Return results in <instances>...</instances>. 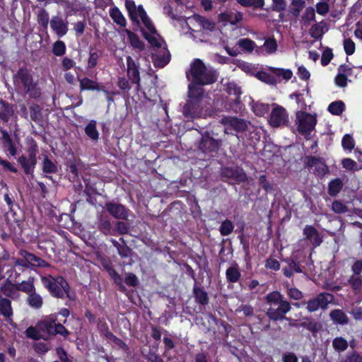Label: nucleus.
I'll use <instances>...</instances> for the list:
<instances>
[{"instance_id": "nucleus-54", "label": "nucleus", "mask_w": 362, "mask_h": 362, "mask_svg": "<svg viewBox=\"0 0 362 362\" xmlns=\"http://www.w3.org/2000/svg\"><path fill=\"white\" fill-rule=\"evenodd\" d=\"M297 74L302 80H308L310 77V71L303 65L298 66Z\"/></svg>"}, {"instance_id": "nucleus-7", "label": "nucleus", "mask_w": 362, "mask_h": 362, "mask_svg": "<svg viewBox=\"0 0 362 362\" xmlns=\"http://www.w3.org/2000/svg\"><path fill=\"white\" fill-rule=\"evenodd\" d=\"M56 318L54 317H49L45 319L42 322L37 325V328L42 332V334H61L66 335L68 332L60 324L55 322Z\"/></svg>"}, {"instance_id": "nucleus-36", "label": "nucleus", "mask_w": 362, "mask_h": 362, "mask_svg": "<svg viewBox=\"0 0 362 362\" xmlns=\"http://www.w3.org/2000/svg\"><path fill=\"white\" fill-rule=\"evenodd\" d=\"M333 347L337 351H344L348 347V342L342 337H337L333 340Z\"/></svg>"}, {"instance_id": "nucleus-32", "label": "nucleus", "mask_w": 362, "mask_h": 362, "mask_svg": "<svg viewBox=\"0 0 362 362\" xmlns=\"http://www.w3.org/2000/svg\"><path fill=\"white\" fill-rule=\"evenodd\" d=\"M349 283L356 293L362 291V279L359 276L353 275L349 280Z\"/></svg>"}, {"instance_id": "nucleus-33", "label": "nucleus", "mask_w": 362, "mask_h": 362, "mask_svg": "<svg viewBox=\"0 0 362 362\" xmlns=\"http://www.w3.org/2000/svg\"><path fill=\"white\" fill-rule=\"evenodd\" d=\"M267 303L272 305H276L281 303V301H285L282 295L278 291H274L272 293H269L266 297Z\"/></svg>"}, {"instance_id": "nucleus-17", "label": "nucleus", "mask_w": 362, "mask_h": 362, "mask_svg": "<svg viewBox=\"0 0 362 362\" xmlns=\"http://www.w3.org/2000/svg\"><path fill=\"white\" fill-rule=\"evenodd\" d=\"M303 234L315 246H318L322 242V239L320 237L317 230L313 226H306L304 228Z\"/></svg>"}, {"instance_id": "nucleus-4", "label": "nucleus", "mask_w": 362, "mask_h": 362, "mask_svg": "<svg viewBox=\"0 0 362 362\" xmlns=\"http://www.w3.org/2000/svg\"><path fill=\"white\" fill-rule=\"evenodd\" d=\"M13 82L16 87L23 89L30 97L39 96L40 92L36 88L35 83L27 69H21L13 76Z\"/></svg>"}, {"instance_id": "nucleus-23", "label": "nucleus", "mask_w": 362, "mask_h": 362, "mask_svg": "<svg viewBox=\"0 0 362 362\" xmlns=\"http://www.w3.org/2000/svg\"><path fill=\"white\" fill-rule=\"evenodd\" d=\"M122 35L123 36L127 35L129 38V40L131 43V45L137 49H143L144 48V44L143 42L139 40L138 36L131 32L130 30L127 29H124L122 31Z\"/></svg>"}, {"instance_id": "nucleus-12", "label": "nucleus", "mask_w": 362, "mask_h": 362, "mask_svg": "<svg viewBox=\"0 0 362 362\" xmlns=\"http://www.w3.org/2000/svg\"><path fill=\"white\" fill-rule=\"evenodd\" d=\"M288 120V115L285 109L282 107H276L273 109L269 123L272 127H277L285 124Z\"/></svg>"}, {"instance_id": "nucleus-9", "label": "nucleus", "mask_w": 362, "mask_h": 362, "mask_svg": "<svg viewBox=\"0 0 362 362\" xmlns=\"http://www.w3.org/2000/svg\"><path fill=\"white\" fill-rule=\"evenodd\" d=\"M160 40L162 41V45H156V41L154 40L153 43H150L152 47L154 48H159L160 49L161 55H158L157 54H152V59L156 66L162 68L165 66L169 62V55L168 52L166 48V45L163 40L160 37Z\"/></svg>"}, {"instance_id": "nucleus-49", "label": "nucleus", "mask_w": 362, "mask_h": 362, "mask_svg": "<svg viewBox=\"0 0 362 362\" xmlns=\"http://www.w3.org/2000/svg\"><path fill=\"white\" fill-rule=\"evenodd\" d=\"M233 225L230 221H225L221 223L220 233L222 235H229L233 230Z\"/></svg>"}, {"instance_id": "nucleus-15", "label": "nucleus", "mask_w": 362, "mask_h": 362, "mask_svg": "<svg viewBox=\"0 0 362 362\" xmlns=\"http://www.w3.org/2000/svg\"><path fill=\"white\" fill-rule=\"evenodd\" d=\"M127 74L132 83H136L139 86L140 76L139 66L131 57L127 58Z\"/></svg>"}, {"instance_id": "nucleus-21", "label": "nucleus", "mask_w": 362, "mask_h": 362, "mask_svg": "<svg viewBox=\"0 0 362 362\" xmlns=\"http://www.w3.org/2000/svg\"><path fill=\"white\" fill-rule=\"evenodd\" d=\"M309 165L310 167L314 168V170L320 175H324L328 171V168L325 162L320 158H311L309 160Z\"/></svg>"}, {"instance_id": "nucleus-31", "label": "nucleus", "mask_w": 362, "mask_h": 362, "mask_svg": "<svg viewBox=\"0 0 362 362\" xmlns=\"http://www.w3.org/2000/svg\"><path fill=\"white\" fill-rule=\"evenodd\" d=\"M226 90L229 95H234L235 98L232 99L235 102H238L240 94L242 93L240 88L234 82H229L226 86Z\"/></svg>"}, {"instance_id": "nucleus-18", "label": "nucleus", "mask_w": 362, "mask_h": 362, "mask_svg": "<svg viewBox=\"0 0 362 362\" xmlns=\"http://www.w3.org/2000/svg\"><path fill=\"white\" fill-rule=\"evenodd\" d=\"M20 254L21 257L24 259L26 267L29 266L42 267L45 264V262L43 260L31 253L22 250Z\"/></svg>"}, {"instance_id": "nucleus-48", "label": "nucleus", "mask_w": 362, "mask_h": 362, "mask_svg": "<svg viewBox=\"0 0 362 362\" xmlns=\"http://www.w3.org/2000/svg\"><path fill=\"white\" fill-rule=\"evenodd\" d=\"M342 147L345 150L351 151L355 146L353 138L349 134H346L341 141Z\"/></svg>"}, {"instance_id": "nucleus-20", "label": "nucleus", "mask_w": 362, "mask_h": 362, "mask_svg": "<svg viewBox=\"0 0 362 362\" xmlns=\"http://www.w3.org/2000/svg\"><path fill=\"white\" fill-rule=\"evenodd\" d=\"M18 162L24 169L25 173L26 174H30L33 172L36 165L37 160L34 159L33 154H31L30 156H28V158H26L24 156H21L18 158Z\"/></svg>"}, {"instance_id": "nucleus-51", "label": "nucleus", "mask_w": 362, "mask_h": 362, "mask_svg": "<svg viewBox=\"0 0 362 362\" xmlns=\"http://www.w3.org/2000/svg\"><path fill=\"white\" fill-rule=\"evenodd\" d=\"M37 21L40 24L44 27H47L49 23V15L45 10L39 11L37 15Z\"/></svg>"}, {"instance_id": "nucleus-26", "label": "nucleus", "mask_w": 362, "mask_h": 362, "mask_svg": "<svg viewBox=\"0 0 362 362\" xmlns=\"http://www.w3.org/2000/svg\"><path fill=\"white\" fill-rule=\"evenodd\" d=\"M331 319L337 324L344 325L348 322L346 315L341 310H334L330 313Z\"/></svg>"}, {"instance_id": "nucleus-16", "label": "nucleus", "mask_w": 362, "mask_h": 362, "mask_svg": "<svg viewBox=\"0 0 362 362\" xmlns=\"http://www.w3.org/2000/svg\"><path fill=\"white\" fill-rule=\"evenodd\" d=\"M2 141L4 148L9 152L11 156H15L18 151V139L13 141L6 132H2Z\"/></svg>"}, {"instance_id": "nucleus-39", "label": "nucleus", "mask_w": 362, "mask_h": 362, "mask_svg": "<svg viewBox=\"0 0 362 362\" xmlns=\"http://www.w3.org/2000/svg\"><path fill=\"white\" fill-rule=\"evenodd\" d=\"M28 300L29 305L34 308H39L42 305V299L41 296L35 293L30 294Z\"/></svg>"}, {"instance_id": "nucleus-13", "label": "nucleus", "mask_w": 362, "mask_h": 362, "mask_svg": "<svg viewBox=\"0 0 362 362\" xmlns=\"http://www.w3.org/2000/svg\"><path fill=\"white\" fill-rule=\"evenodd\" d=\"M50 27L59 37H63L68 32V23L59 16H53L50 21Z\"/></svg>"}, {"instance_id": "nucleus-52", "label": "nucleus", "mask_w": 362, "mask_h": 362, "mask_svg": "<svg viewBox=\"0 0 362 362\" xmlns=\"http://www.w3.org/2000/svg\"><path fill=\"white\" fill-rule=\"evenodd\" d=\"M18 291H22L25 293H31L34 290V285L31 281H23L18 286Z\"/></svg>"}, {"instance_id": "nucleus-64", "label": "nucleus", "mask_w": 362, "mask_h": 362, "mask_svg": "<svg viewBox=\"0 0 362 362\" xmlns=\"http://www.w3.org/2000/svg\"><path fill=\"white\" fill-rule=\"evenodd\" d=\"M125 282L129 286H135L138 283V279L134 274H129L126 277Z\"/></svg>"}, {"instance_id": "nucleus-11", "label": "nucleus", "mask_w": 362, "mask_h": 362, "mask_svg": "<svg viewBox=\"0 0 362 362\" xmlns=\"http://www.w3.org/2000/svg\"><path fill=\"white\" fill-rule=\"evenodd\" d=\"M291 309V305L288 302L281 301V303L278 304L276 308L271 306L267 310L268 317L273 320H282L284 318V315Z\"/></svg>"}, {"instance_id": "nucleus-45", "label": "nucleus", "mask_w": 362, "mask_h": 362, "mask_svg": "<svg viewBox=\"0 0 362 362\" xmlns=\"http://www.w3.org/2000/svg\"><path fill=\"white\" fill-rule=\"evenodd\" d=\"M256 76L262 81L268 83V84H274L276 82L275 78L274 76L270 75L269 74L265 71L258 72Z\"/></svg>"}, {"instance_id": "nucleus-35", "label": "nucleus", "mask_w": 362, "mask_h": 362, "mask_svg": "<svg viewBox=\"0 0 362 362\" xmlns=\"http://www.w3.org/2000/svg\"><path fill=\"white\" fill-rule=\"evenodd\" d=\"M42 170L46 173H54L57 172V167L54 162L45 157L42 162Z\"/></svg>"}, {"instance_id": "nucleus-28", "label": "nucleus", "mask_w": 362, "mask_h": 362, "mask_svg": "<svg viewBox=\"0 0 362 362\" xmlns=\"http://www.w3.org/2000/svg\"><path fill=\"white\" fill-rule=\"evenodd\" d=\"M86 134L91 139L97 141L99 138V132L96 128V122L95 121H90L85 129Z\"/></svg>"}, {"instance_id": "nucleus-27", "label": "nucleus", "mask_w": 362, "mask_h": 362, "mask_svg": "<svg viewBox=\"0 0 362 362\" xmlns=\"http://www.w3.org/2000/svg\"><path fill=\"white\" fill-rule=\"evenodd\" d=\"M0 312L6 317H10L13 315L11 301L6 298L0 300Z\"/></svg>"}, {"instance_id": "nucleus-19", "label": "nucleus", "mask_w": 362, "mask_h": 362, "mask_svg": "<svg viewBox=\"0 0 362 362\" xmlns=\"http://www.w3.org/2000/svg\"><path fill=\"white\" fill-rule=\"evenodd\" d=\"M106 208L110 214L115 218H125L127 216V212L122 205L108 203L106 204Z\"/></svg>"}, {"instance_id": "nucleus-30", "label": "nucleus", "mask_w": 362, "mask_h": 362, "mask_svg": "<svg viewBox=\"0 0 362 362\" xmlns=\"http://www.w3.org/2000/svg\"><path fill=\"white\" fill-rule=\"evenodd\" d=\"M0 103L2 104L3 107V110L0 111V118L4 121L7 122L13 115V107L2 100H1Z\"/></svg>"}, {"instance_id": "nucleus-42", "label": "nucleus", "mask_w": 362, "mask_h": 362, "mask_svg": "<svg viewBox=\"0 0 362 362\" xmlns=\"http://www.w3.org/2000/svg\"><path fill=\"white\" fill-rule=\"evenodd\" d=\"M238 45L240 47L245 51H252L255 47V43L252 40L247 38L240 39L238 42Z\"/></svg>"}, {"instance_id": "nucleus-25", "label": "nucleus", "mask_w": 362, "mask_h": 362, "mask_svg": "<svg viewBox=\"0 0 362 362\" xmlns=\"http://www.w3.org/2000/svg\"><path fill=\"white\" fill-rule=\"evenodd\" d=\"M220 18L226 22L230 23V24H235L238 22H240L242 20L243 15L240 12H235V13H221L220 15Z\"/></svg>"}, {"instance_id": "nucleus-1", "label": "nucleus", "mask_w": 362, "mask_h": 362, "mask_svg": "<svg viewBox=\"0 0 362 362\" xmlns=\"http://www.w3.org/2000/svg\"><path fill=\"white\" fill-rule=\"evenodd\" d=\"M187 76L192 82L188 86L189 100L184 107V115L190 119L210 115V113L202 114L199 111L198 102L202 95L203 89L199 85H207L215 82L217 79L216 71L207 67L202 60L196 59L192 62Z\"/></svg>"}, {"instance_id": "nucleus-44", "label": "nucleus", "mask_w": 362, "mask_h": 362, "mask_svg": "<svg viewBox=\"0 0 362 362\" xmlns=\"http://www.w3.org/2000/svg\"><path fill=\"white\" fill-rule=\"evenodd\" d=\"M194 295L196 300L201 304H206L208 303L207 294L202 289L194 288Z\"/></svg>"}, {"instance_id": "nucleus-2", "label": "nucleus", "mask_w": 362, "mask_h": 362, "mask_svg": "<svg viewBox=\"0 0 362 362\" xmlns=\"http://www.w3.org/2000/svg\"><path fill=\"white\" fill-rule=\"evenodd\" d=\"M125 6L128 11L130 18L135 23H139L142 22L145 28L142 29L144 37L149 43H153L160 46L162 41L160 40V35L157 33L152 22L147 16L143 8L139 6H136L135 3L132 0H127Z\"/></svg>"}, {"instance_id": "nucleus-58", "label": "nucleus", "mask_w": 362, "mask_h": 362, "mask_svg": "<svg viewBox=\"0 0 362 362\" xmlns=\"http://www.w3.org/2000/svg\"><path fill=\"white\" fill-rule=\"evenodd\" d=\"M333 54L330 49H326L323 52L321 59V63L323 66L327 65L332 59Z\"/></svg>"}, {"instance_id": "nucleus-47", "label": "nucleus", "mask_w": 362, "mask_h": 362, "mask_svg": "<svg viewBox=\"0 0 362 362\" xmlns=\"http://www.w3.org/2000/svg\"><path fill=\"white\" fill-rule=\"evenodd\" d=\"M291 4L293 7L292 13L294 16L298 17L305 6V1L303 0H293Z\"/></svg>"}, {"instance_id": "nucleus-40", "label": "nucleus", "mask_w": 362, "mask_h": 362, "mask_svg": "<svg viewBox=\"0 0 362 362\" xmlns=\"http://www.w3.org/2000/svg\"><path fill=\"white\" fill-rule=\"evenodd\" d=\"M26 336L28 338L37 340L40 338H43L44 335L42 332L37 327H30L25 331Z\"/></svg>"}, {"instance_id": "nucleus-14", "label": "nucleus", "mask_w": 362, "mask_h": 362, "mask_svg": "<svg viewBox=\"0 0 362 362\" xmlns=\"http://www.w3.org/2000/svg\"><path fill=\"white\" fill-rule=\"evenodd\" d=\"M220 146V141L214 139L209 134H206L203 136L199 147L203 152L206 153L218 150Z\"/></svg>"}, {"instance_id": "nucleus-38", "label": "nucleus", "mask_w": 362, "mask_h": 362, "mask_svg": "<svg viewBox=\"0 0 362 362\" xmlns=\"http://www.w3.org/2000/svg\"><path fill=\"white\" fill-rule=\"evenodd\" d=\"M240 274L236 267H230L226 270V276L230 282H236L240 278Z\"/></svg>"}, {"instance_id": "nucleus-22", "label": "nucleus", "mask_w": 362, "mask_h": 362, "mask_svg": "<svg viewBox=\"0 0 362 362\" xmlns=\"http://www.w3.org/2000/svg\"><path fill=\"white\" fill-rule=\"evenodd\" d=\"M277 47L276 41L274 38L269 37L265 40L264 45L259 48V52L267 54H274L276 51Z\"/></svg>"}, {"instance_id": "nucleus-5", "label": "nucleus", "mask_w": 362, "mask_h": 362, "mask_svg": "<svg viewBox=\"0 0 362 362\" xmlns=\"http://www.w3.org/2000/svg\"><path fill=\"white\" fill-rule=\"evenodd\" d=\"M317 124L315 114H310L304 111H298L296 114L295 124L297 131L305 136L310 135L315 130Z\"/></svg>"}, {"instance_id": "nucleus-63", "label": "nucleus", "mask_w": 362, "mask_h": 362, "mask_svg": "<svg viewBox=\"0 0 362 362\" xmlns=\"http://www.w3.org/2000/svg\"><path fill=\"white\" fill-rule=\"evenodd\" d=\"M266 267L274 270H278L279 269L280 264L277 260L274 259H269L267 261Z\"/></svg>"}, {"instance_id": "nucleus-59", "label": "nucleus", "mask_w": 362, "mask_h": 362, "mask_svg": "<svg viewBox=\"0 0 362 362\" xmlns=\"http://www.w3.org/2000/svg\"><path fill=\"white\" fill-rule=\"evenodd\" d=\"M332 209L336 213H344L346 211V206L339 201L332 203Z\"/></svg>"}, {"instance_id": "nucleus-56", "label": "nucleus", "mask_w": 362, "mask_h": 362, "mask_svg": "<svg viewBox=\"0 0 362 362\" xmlns=\"http://www.w3.org/2000/svg\"><path fill=\"white\" fill-rule=\"evenodd\" d=\"M344 47L346 53L349 55L352 54L355 51V44L350 39H346L344 40Z\"/></svg>"}, {"instance_id": "nucleus-8", "label": "nucleus", "mask_w": 362, "mask_h": 362, "mask_svg": "<svg viewBox=\"0 0 362 362\" xmlns=\"http://www.w3.org/2000/svg\"><path fill=\"white\" fill-rule=\"evenodd\" d=\"M332 296L327 293H320L316 298L307 303V309L309 312H315L319 308L325 309L332 301Z\"/></svg>"}, {"instance_id": "nucleus-3", "label": "nucleus", "mask_w": 362, "mask_h": 362, "mask_svg": "<svg viewBox=\"0 0 362 362\" xmlns=\"http://www.w3.org/2000/svg\"><path fill=\"white\" fill-rule=\"evenodd\" d=\"M187 23L191 30L189 35L196 40H203L204 32L211 31L215 28V23L199 16L188 18Z\"/></svg>"}, {"instance_id": "nucleus-55", "label": "nucleus", "mask_w": 362, "mask_h": 362, "mask_svg": "<svg viewBox=\"0 0 362 362\" xmlns=\"http://www.w3.org/2000/svg\"><path fill=\"white\" fill-rule=\"evenodd\" d=\"M316 10L318 14L323 16L329 12V6L327 2H319L316 5Z\"/></svg>"}, {"instance_id": "nucleus-41", "label": "nucleus", "mask_w": 362, "mask_h": 362, "mask_svg": "<svg viewBox=\"0 0 362 362\" xmlns=\"http://www.w3.org/2000/svg\"><path fill=\"white\" fill-rule=\"evenodd\" d=\"M315 10L312 7H308L305 10V13L302 16V22L304 25L308 24L310 22L315 19Z\"/></svg>"}, {"instance_id": "nucleus-46", "label": "nucleus", "mask_w": 362, "mask_h": 362, "mask_svg": "<svg viewBox=\"0 0 362 362\" xmlns=\"http://www.w3.org/2000/svg\"><path fill=\"white\" fill-rule=\"evenodd\" d=\"M344 67L341 66L339 69V74L335 78V83L339 87H345L347 84V77L341 72Z\"/></svg>"}, {"instance_id": "nucleus-29", "label": "nucleus", "mask_w": 362, "mask_h": 362, "mask_svg": "<svg viewBox=\"0 0 362 362\" xmlns=\"http://www.w3.org/2000/svg\"><path fill=\"white\" fill-rule=\"evenodd\" d=\"M1 291L4 295L13 298L16 296L18 286L11 282H6L1 286Z\"/></svg>"}, {"instance_id": "nucleus-50", "label": "nucleus", "mask_w": 362, "mask_h": 362, "mask_svg": "<svg viewBox=\"0 0 362 362\" xmlns=\"http://www.w3.org/2000/svg\"><path fill=\"white\" fill-rule=\"evenodd\" d=\"M66 45L62 41H57L53 45V53L56 56H62L65 53Z\"/></svg>"}, {"instance_id": "nucleus-37", "label": "nucleus", "mask_w": 362, "mask_h": 362, "mask_svg": "<svg viewBox=\"0 0 362 362\" xmlns=\"http://www.w3.org/2000/svg\"><path fill=\"white\" fill-rule=\"evenodd\" d=\"M342 188V182L339 179H335L330 182L329 185V193L334 196L339 192Z\"/></svg>"}, {"instance_id": "nucleus-62", "label": "nucleus", "mask_w": 362, "mask_h": 362, "mask_svg": "<svg viewBox=\"0 0 362 362\" xmlns=\"http://www.w3.org/2000/svg\"><path fill=\"white\" fill-rule=\"evenodd\" d=\"M288 294L291 298H292L295 300H299L302 297V293L299 290H298L297 288H290L288 290Z\"/></svg>"}, {"instance_id": "nucleus-6", "label": "nucleus", "mask_w": 362, "mask_h": 362, "mask_svg": "<svg viewBox=\"0 0 362 362\" xmlns=\"http://www.w3.org/2000/svg\"><path fill=\"white\" fill-rule=\"evenodd\" d=\"M42 284L48 288L50 293L57 298H62L64 295L68 296V284L62 276L54 278L42 276L41 278Z\"/></svg>"}, {"instance_id": "nucleus-61", "label": "nucleus", "mask_w": 362, "mask_h": 362, "mask_svg": "<svg viewBox=\"0 0 362 362\" xmlns=\"http://www.w3.org/2000/svg\"><path fill=\"white\" fill-rule=\"evenodd\" d=\"M107 337L114 342L116 345L119 346V347L126 349L127 345L119 339L117 338L114 335H112L111 333H108Z\"/></svg>"}, {"instance_id": "nucleus-60", "label": "nucleus", "mask_w": 362, "mask_h": 362, "mask_svg": "<svg viewBox=\"0 0 362 362\" xmlns=\"http://www.w3.org/2000/svg\"><path fill=\"white\" fill-rule=\"evenodd\" d=\"M276 74L279 76H282L286 80H289L293 76V73L289 69H279V70H274Z\"/></svg>"}, {"instance_id": "nucleus-57", "label": "nucleus", "mask_w": 362, "mask_h": 362, "mask_svg": "<svg viewBox=\"0 0 362 362\" xmlns=\"http://www.w3.org/2000/svg\"><path fill=\"white\" fill-rule=\"evenodd\" d=\"M253 112L258 116L264 115L268 110L267 106L263 104H257L252 107Z\"/></svg>"}, {"instance_id": "nucleus-53", "label": "nucleus", "mask_w": 362, "mask_h": 362, "mask_svg": "<svg viewBox=\"0 0 362 362\" xmlns=\"http://www.w3.org/2000/svg\"><path fill=\"white\" fill-rule=\"evenodd\" d=\"M343 168L349 170H358L356 163L351 158H344L341 160Z\"/></svg>"}, {"instance_id": "nucleus-24", "label": "nucleus", "mask_w": 362, "mask_h": 362, "mask_svg": "<svg viewBox=\"0 0 362 362\" xmlns=\"http://www.w3.org/2000/svg\"><path fill=\"white\" fill-rule=\"evenodd\" d=\"M110 16L113 21L117 25L124 27L126 25V19L122 12L116 7L110 8Z\"/></svg>"}, {"instance_id": "nucleus-43", "label": "nucleus", "mask_w": 362, "mask_h": 362, "mask_svg": "<svg viewBox=\"0 0 362 362\" xmlns=\"http://www.w3.org/2000/svg\"><path fill=\"white\" fill-rule=\"evenodd\" d=\"M344 110V103L341 101L332 103L329 107L328 110L333 115H339Z\"/></svg>"}, {"instance_id": "nucleus-10", "label": "nucleus", "mask_w": 362, "mask_h": 362, "mask_svg": "<svg viewBox=\"0 0 362 362\" xmlns=\"http://www.w3.org/2000/svg\"><path fill=\"white\" fill-rule=\"evenodd\" d=\"M221 122L225 127L224 132L226 134H230L232 130L242 132L247 127L245 121L236 117H225L222 119Z\"/></svg>"}, {"instance_id": "nucleus-34", "label": "nucleus", "mask_w": 362, "mask_h": 362, "mask_svg": "<svg viewBox=\"0 0 362 362\" xmlns=\"http://www.w3.org/2000/svg\"><path fill=\"white\" fill-rule=\"evenodd\" d=\"M80 87L81 90H97L98 86L97 83L88 78H83L80 80Z\"/></svg>"}]
</instances>
